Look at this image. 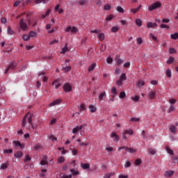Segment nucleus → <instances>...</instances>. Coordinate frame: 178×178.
Segmentation results:
<instances>
[{"label":"nucleus","mask_w":178,"mask_h":178,"mask_svg":"<svg viewBox=\"0 0 178 178\" xmlns=\"http://www.w3.org/2000/svg\"><path fill=\"white\" fill-rule=\"evenodd\" d=\"M33 119H34V114L31 112L27 113L22 120V127H25L27 130H31V129H34Z\"/></svg>","instance_id":"f257e3e1"},{"label":"nucleus","mask_w":178,"mask_h":178,"mask_svg":"<svg viewBox=\"0 0 178 178\" xmlns=\"http://www.w3.org/2000/svg\"><path fill=\"white\" fill-rule=\"evenodd\" d=\"M19 26L22 30V31H26L29 30V25H27V23L24 21V18H22L19 21Z\"/></svg>","instance_id":"f03ea898"},{"label":"nucleus","mask_w":178,"mask_h":178,"mask_svg":"<svg viewBox=\"0 0 178 178\" xmlns=\"http://www.w3.org/2000/svg\"><path fill=\"white\" fill-rule=\"evenodd\" d=\"M134 134V131H133V129H128L124 130L122 132V139L123 140H127V135L128 136H133V134Z\"/></svg>","instance_id":"7ed1b4c3"},{"label":"nucleus","mask_w":178,"mask_h":178,"mask_svg":"<svg viewBox=\"0 0 178 178\" xmlns=\"http://www.w3.org/2000/svg\"><path fill=\"white\" fill-rule=\"evenodd\" d=\"M63 90L65 91V92H70V91H72V86H70V84L68 83H66L63 86Z\"/></svg>","instance_id":"20e7f679"},{"label":"nucleus","mask_w":178,"mask_h":178,"mask_svg":"<svg viewBox=\"0 0 178 178\" xmlns=\"http://www.w3.org/2000/svg\"><path fill=\"white\" fill-rule=\"evenodd\" d=\"M111 137V138H113V141H115V143H118L120 140L119 136L116 134V132H112Z\"/></svg>","instance_id":"39448f33"},{"label":"nucleus","mask_w":178,"mask_h":178,"mask_svg":"<svg viewBox=\"0 0 178 178\" xmlns=\"http://www.w3.org/2000/svg\"><path fill=\"white\" fill-rule=\"evenodd\" d=\"M62 102V99H58L53 101L51 103L49 104V106H55L56 105H59Z\"/></svg>","instance_id":"423d86ee"},{"label":"nucleus","mask_w":178,"mask_h":178,"mask_svg":"<svg viewBox=\"0 0 178 178\" xmlns=\"http://www.w3.org/2000/svg\"><path fill=\"white\" fill-rule=\"evenodd\" d=\"M16 66H17V63H13L9 65L8 67L6 70V74L8 73V71L10 70V69L13 70L16 67Z\"/></svg>","instance_id":"0eeeda50"},{"label":"nucleus","mask_w":178,"mask_h":178,"mask_svg":"<svg viewBox=\"0 0 178 178\" xmlns=\"http://www.w3.org/2000/svg\"><path fill=\"white\" fill-rule=\"evenodd\" d=\"M65 65H66V67H63V70H64V72H70L72 67L67 66V65H69V60H65Z\"/></svg>","instance_id":"6e6552de"},{"label":"nucleus","mask_w":178,"mask_h":178,"mask_svg":"<svg viewBox=\"0 0 178 178\" xmlns=\"http://www.w3.org/2000/svg\"><path fill=\"white\" fill-rule=\"evenodd\" d=\"M83 126L81 125V126H77L75 128H74L72 129V133L73 134H76V133H79V131H80V130H81V129H83Z\"/></svg>","instance_id":"1a4fd4ad"},{"label":"nucleus","mask_w":178,"mask_h":178,"mask_svg":"<svg viewBox=\"0 0 178 178\" xmlns=\"http://www.w3.org/2000/svg\"><path fill=\"white\" fill-rule=\"evenodd\" d=\"M173 175H175V171L168 170L165 172L164 176H165V177H172Z\"/></svg>","instance_id":"9d476101"},{"label":"nucleus","mask_w":178,"mask_h":178,"mask_svg":"<svg viewBox=\"0 0 178 178\" xmlns=\"http://www.w3.org/2000/svg\"><path fill=\"white\" fill-rule=\"evenodd\" d=\"M60 8V5L57 4L54 8L55 12H58L59 14L63 13V9Z\"/></svg>","instance_id":"9b49d317"},{"label":"nucleus","mask_w":178,"mask_h":178,"mask_svg":"<svg viewBox=\"0 0 178 178\" xmlns=\"http://www.w3.org/2000/svg\"><path fill=\"white\" fill-rule=\"evenodd\" d=\"M53 86H55V88L57 90V88H59V87H60V86H62V84L60 83H59V80L56 79L54 81H53L52 83Z\"/></svg>","instance_id":"f8f14e48"},{"label":"nucleus","mask_w":178,"mask_h":178,"mask_svg":"<svg viewBox=\"0 0 178 178\" xmlns=\"http://www.w3.org/2000/svg\"><path fill=\"white\" fill-rule=\"evenodd\" d=\"M156 95V92L152 91V90L149 92L148 96H149V98H150V99H154Z\"/></svg>","instance_id":"ddd939ff"},{"label":"nucleus","mask_w":178,"mask_h":178,"mask_svg":"<svg viewBox=\"0 0 178 178\" xmlns=\"http://www.w3.org/2000/svg\"><path fill=\"white\" fill-rule=\"evenodd\" d=\"M147 29H154V27H158L156 23L148 22L147 24Z\"/></svg>","instance_id":"4468645a"},{"label":"nucleus","mask_w":178,"mask_h":178,"mask_svg":"<svg viewBox=\"0 0 178 178\" xmlns=\"http://www.w3.org/2000/svg\"><path fill=\"white\" fill-rule=\"evenodd\" d=\"M115 62L118 65H122V63H123V60H122L119 56H116Z\"/></svg>","instance_id":"2eb2a0df"},{"label":"nucleus","mask_w":178,"mask_h":178,"mask_svg":"<svg viewBox=\"0 0 178 178\" xmlns=\"http://www.w3.org/2000/svg\"><path fill=\"white\" fill-rule=\"evenodd\" d=\"M36 5H38V3H47L48 2V0H33Z\"/></svg>","instance_id":"dca6fc26"},{"label":"nucleus","mask_w":178,"mask_h":178,"mask_svg":"<svg viewBox=\"0 0 178 178\" xmlns=\"http://www.w3.org/2000/svg\"><path fill=\"white\" fill-rule=\"evenodd\" d=\"M156 9H158V8H161L162 6V4L159 1H156L152 4Z\"/></svg>","instance_id":"f3484780"},{"label":"nucleus","mask_w":178,"mask_h":178,"mask_svg":"<svg viewBox=\"0 0 178 178\" xmlns=\"http://www.w3.org/2000/svg\"><path fill=\"white\" fill-rule=\"evenodd\" d=\"M47 159H48V157H47V156H45L44 157V159L40 161V165H48V161H47Z\"/></svg>","instance_id":"a211bd4d"},{"label":"nucleus","mask_w":178,"mask_h":178,"mask_svg":"<svg viewBox=\"0 0 178 178\" xmlns=\"http://www.w3.org/2000/svg\"><path fill=\"white\" fill-rule=\"evenodd\" d=\"M13 144H15L16 147H19L20 148L24 147V146L22 145V143H20L18 140H14Z\"/></svg>","instance_id":"6ab92c4d"},{"label":"nucleus","mask_w":178,"mask_h":178,"mask_svg":"<svg viewBox=\"0 0 178 178\" xmlns=\"http://www.w3.org/2000/svg\"><path fill=\"white\" fill-rule=\"evenodd\" d=\"M126 151H127V152H129V154H136V149L131 147H127Z\"/></svg>","instance_id":"aec40b11"},{"label":"nucleus","mask_w":178,"mask_h":178,"mask_svg":"<svg viewBox=\"0 0 178 178\" xmlns=\"http://www.w3.org/2000/svg\"><path fill=\"white\" fill-rule=\"evenodd\" d=\"M97 67V63H92L88 69V72H92Z\"/></svg>","instance_id":"412c9836"},{"label":"nucleus","mask_w":178,"mask_h":178,"mask_svg":"<svg viewBox=\"0 0 178 178\" xmlns=\"http://www.w3.org/2000/svg\"><path fill=\"white\" fill-rule=\"evenodd\" d=\"M135 23L136 26H138V27H141L143 26V21L140 19H136Z\"/></svg>","instance_id":"4be33fe9"},{"label":"nucleus","mask_w":178,"mask_h":178,"mask_svg":"<svg viewBox=\"0 0 178 178\" xmlns=\"http://www.w3.org/2000/svg\"><path fill=\"white\" fill-rule=\"evenodd\" d=\"M81 167L82 168V169H84V170L90 169V164L81 163Z\"/></svg>","instance_id":"5701e85b"},{"label":"nucleus","mask_w":178,"mask_h":178,"mask_svg":"<svg viewBox=\"0 0 178 178\" xmlns=\"http://www.w3.org/2000/svg\"><path fill=\"white\" fill-rule=\"evenodd\" d=\"M120 28L118 26H115L111 28V33H117V31H119V29Z\"/></svg>","instance_id":"b1692460"},{"label":"nucleus","mask_w":178,"mask_h":178,"mask_svg":"<svg viewBox=\"0 0 178 178\" xmlns=\"http://www.w3.org/2000/svg\"><path fill=\"white\" fill-rule=\"evenodd\" d=\"M15 158H22L23 156V153L21 151L17 152L15 154Z\"/></svg>","instance_id":"393cba45"},{"label":"nucleus","mask_w":178,"mask_h":178,"mask_svg":"<svg viewBox=\"0 0 178 178\" xmlns=\"http://www.w3.org/2000/svg\"><path fill=\"white\" fill-rule=\"evenodd\" d=\"M140 8H141V6H139L136 8H131V12H132V13L136 14V13H137V12H138V10H140Z\"/></svg>","instance_id":"a878e982"},{"label":"nucleus","mask_w":178,"mask_h":178,"mask_svg":"<svg viewBox=\"0 0 178 178\" xmlns=\"http://www.w3.org/2000/svg\"><path fill=\"white\" fill-rule=\"evenodd\" d=\"M69 51V48H67V44H65V46L62 49L61 54H66Z\"/></svg>","instance_id":"bb28decb"},{"label":"nucleus","mask_w":178,"mask_h":178,"mask_svg":"<svg viewBox=\"0 0 178 178\" xmlns=\"http://www.w3.org/2000/svg\"><path fill=\"white\" fill-rule=\"evenodd\" d=\"M169 130L170 131V133H176V127H175V125H171L170 127H169Z\"/></svg>","instance_id":"cd10ccee"},{"label":"nucleus","mask_w":178,"mask_h":178,"mask_svg":"<svg viewBox=\"0 0 178 178\" xmlns=\"http://www.w3.org/2000/svg\"><path fill=\"white\" fill-rule=\"evenodd\" d=\"M145 83L143 80H138V83H136V86L138 87H143Z\"/></svg>","instance_id":"c85d7f7f"},{"label":"nucleus","mask_w":178,"mask_h":178,"mask_svg":"<svg viewBox=\"0 0 178 178\" xmlns=\"http://www.w3.org/2000/svg\"><path fill=\"white\" fill-rule=\"evenodd\" d=\"M98 38L100 41H104L105 40V34H104V33L99 34Z\"/></svg>","instance_id":"c756f323"},{"label":"nucleus","mask_w":178,"mask_h":178,"mask_svg":"<svg viewBox=\"0 0 178 178\" xmlns=\"http://www.w3.org/2000/svg\"><path fill=\"white\" fill-rule=\"evenodd\" d=\"M170 38L172 40H177L178 39V33H175L174 34L170 35Z\"/></svg>","instance_id":"7c9ffc66"},{"label":"nucleus","mask_w":178,"mask_h":178,"mask_svg":"<svg viewBox=\"0 0 178 178\" xmlns=\"http://www.w3.org/2000/svg\"><path fill=\"white\" fill-rule=\"evenodd\" d=\"M29 36H30V37H33V38H37V33H35V32L31 31L29 32Z\"/></svg>","instance_id":"2f4dec72"},{"label":"nucleus","mask_w":178,"mask_h":178,"mask_svg":"<svg viewBox=\"0 0 178 178\" xmlns=\"http://www.w3.org/2000/svg\"><path fill=\"white\" fill-rule=\"evenodd\" d=\"M104 97H106V92H104L102 93H101L99 95V99L100 101H102L104 99Z\"/></svg>","instance_id":"473e14b6"},{"label":"nucleus","mask_w":178,"mask_h":178,"mask_svg":"<svg viewBox=\"0 0 178 178\" xmlns=\"http://www.w3.org/2000/svg\"><path fill=\"white\" fill-rule=\"evenodd\" d=\"M22 38H23L24 41H29L30 40V35L25 34V35H22Z\"/></svg>","instance_id":"72a5a7b5"},{"label":"nucleus","mask_w":178,"mask_h":178,"mask_svg":"<svg viewBox=\"0 0 178 178\" xmlns=\"http://www.w3.org/2000/svg\"><path fill=\"white\" fill-rule=\"evenodd\" d=\"M49 13H51V9H48L45 14L42 15V19H45L47 16H49Z\"/></svg>","instance_id":"f704fd0d"},{"label":"nucleus","mask_w":178,"mask_h":178,"mask_svg":"<svg viewBox=\"0 0 178 178\" xmlns=\"http://www.w3.org/2000/svg\"><path fill=\"white\" fill-rule=\"evenodd\" d=\"M89 109L90 112H97V107L94 106L93 105L89 106Z\"/></svg>","instance_id":"c9c22d12"},{"label":"nucleus","mask_w":178,"mask_h":178,"mask_svg":"<svg viewBox=\"0 0 178 178\" xmlns=\"http://www.w3.org/2000/svg\"><path fill=\"white\" fill-rule=\"evenodd\" d=\"M79 5L83 6V5H86L88 3L87 0H79L78 2Z\"/></svg>","instance_id":"e433bc0d"},{"label":"nucleus","mask_w":178,"mask_h":178,"mask_svg":"<svg viewBox=\"0 0 178 178\" xmlns=\"http://www.w3.org/2000/svg\"><path fill=\"white\" fill-rule=\"evenodd\" d=\"M112 176H115V172L107 173L104 175V178H111Z\"/></svg>","instance_id":"4c0bfd02"},{"label":"nucleus","mask_w":178,"mask_h":178,"mask_svg":"<svg viewBox=\"0 0 178 178\" xmlns=\"http://www.w3.org/2000/svg\"><path fill=\"white\" fill-rule=\"evenodd\" d=\"M79 108L81 111H86V105L84 104H81Z\"/></svg>","instance_id":"58836bf2"},{"label":"nucleus","mask_w":178,"mask_h":178,"mask_svg":"<svg viewBox=\"0 0 178 178\" xmlns=\"http://www.w3.org/2000/svg\"><path fill=\"white\" fill-rule=\"evenodd\" d=\"M120 79L123 81L127 80V78L126 77V74L122 73V75L120 76Z\"/></svg>","instance_id":"ea45409f"},{"label":"nucleus","mask_w":178,"mask_h":178,"mask_svg":"<svg viewBox=\"0 0 178 178\" xmlns=\"http://www.w3.org/2000/svg\"><path fill=\"white\" fill-rule=\"evenodd\" d=\"M165 149L168 152V154H170V155H173V150H172L169 147L166 146Z\"/></svg>","instance_id":"a19ab883"},{"label":"nucleus","mask_w":178,"mask_h":178,"mask_svg":"<svg viewBox=\"0 0 178 178\" xmlns=\"http://www.w3.org/2000/svg\"><path fill=\"white\" fill-rule=\"evenodd\" d=\"M173 62H175V58L170 57L167 61V63H168V65H171V63H173Z\"/></svg>","instance_id":"79ce46f5"},{"label":"nucleus","mask_w":178,"mask_h":178,"mask_svg":"<svg viewBox=\"0 0 178 178\" xmlns=\"http://www.w3.org/2000/svg\"><path fill=\"white\" fill-rule=\"evenodd\" d=\"M41 148H42V146H41L40 145H38V144H35L34 145V150L35 151H37L38 149H41Z\"/></svg>","instance_id":"37998d69"},{"label":"nucleus","mask_w":178,"mask_h":178,"mask_svg":"<svg viewBox=\"0 0 178 178\" xmlns=\"http://www.w3.org/2000/svg\"><path fill=\"white\" fill-rule=\"evenodd\" d=\"M7 168H8V163H2L0 167V169H2L3 170H5Z\"/></svg>","instance_id":"c03bdc74"},{"label":"nucleus","mask_w":178,"mask_h":178,"mask_svg":"<svg viewBox=\"0 0 178 178\" xmlns=\"http://www.w3.org/2000/svg\"><path fill=\"white\" fill-rule=\"evenodd\" d=\"M13 33L15 32L13 31V30H12L10 26H8V34H9L10 35H13Z\"/></svg>","instance_id":"a18cd8bd"},{"label":"nucleus","mask_w":178,"mask_h":178,"mask_svg":"<svg viewBox=\"0 0 178 178\" xmlns=\"http://www.w3.org/2000/svg\"><path fill=\"white\" fill-rule=\"evenodd\" d=\"M149 152L152 155H155V154H156V151L155 150V149H152V148L149 149Z\"/></svg>","instance_id":"49530a36"},{"label":"nucleus","mask_w":178,"mask_h":178,"mask_svg":"<svg viewBox=\"0 0 178 178\" xmlns=\"http://www.w3.org/2000/svg\"><path fill=\"white\" fill-rule=\"evenodd\" d=\"M166 76L172 77V71L170 69H168L166 71Z\"/></svg>","instance_id":"de8ad7c7"},{"label":"nucleus","mask_w":178,"mask_h":178,"mask_svg":"<svg viewBox=\"0 0 178 178\" xmlns=\"http://www.w3.org/2000/svg\"><path fill=\"white\" fill-rule=\"evenodd\" d=\"M71 173H72L73 176H77L79 175V171H76L74 169H70Z\"/></svg>","instance_id":"09e8293b"},{"label":"nucleus","mask_w":178,"mask_h":178,"mask_svg":"<svg viewBox=\"0 0 178 178\" xmlns=\"http://www.w3.org/2000/svg\"><path fill=\"white\" fill-rule=\"evenodd\" d=\"M117 10H118V12H120V13H124V10L121 6H118L117 7Z\"/></svg>","instance_id":"8fccbe9b"},{"label":"nucleus","mask_w":178,"mask_h":178,"mask_svg":"<svg viewBox=\"0 0 178 178\" xmlns=\"http://www.w3.org/2000/svg\"><path fill=\"white\" fill-rule=\"evenodd\" d=\"M111 6L109 4H106L104 7V10H111Z\"/></svg>","instance_id":"3c124183"},{"label":"nucleus","mask_w":178,"mask_h":178,"mask_svg":"<svg viewBox=\"0 0 178 178\" xmlns=\"http://www.w3.org/2000/svg\"><path fill=\"white\" fill-rule=\"evenodd\" d=\"M141 163H142V161H141V159H137L135 161V165H136V166H138V165H141Z\"/></svg>","instance_id":"603ef678"},{"label":"nucleus","mask_w":178,"mask_h":178,"mask_svg":"<svg viewBox=\"0 0 178 178\" xmlns=\"http://www.w3.org/2000/svg\"><path fill=\"white\" fill-rule=\"evenodd\" d=\"M58 163H63V162H65V158L63 156L58 157Z\"/></svg>","instance_id":"864d4df0"},{"label":"nucleus","mask_w":178,"mask_h":178,"mask_svg":"<svg viewBox=\"0 0 178 178\" xmlns=\"http://www.w3.org/2000/svg\"><path fill=\"white\" fill-rule=\"evenodd\" d=\"M13 152V150L12 149H4L3 153L4 154H12Z\"/></svg>","instance_id":"5fc2aeb1"},{"label":"nucleus","mask_w":178,"mask_h":178,"mask_svg":"<svg viewBox=\"0 0 178 178\" xmlns=\"http://www.w3.org/2000/svg\"><path fill=\"white\" fill-rule=\"evenodd\" d=\"M149 37L153 40V41H158V39L155 35H154V34L149 33Z\"/></svg>","instance_id":"6e6d98bb"},{"label":"nucleus","mask_w":178,"mask_h":178,"mask_svg":"<svg viewBox=\"0 0 178 178\" xmlns=\"http://www.w3.org/2000/svg\"><path fill=\"white\" fill-rule=\"evenodd\" d=\"M112 19H113V15H108L106 18V22H111V20H112Z\"/></svg>","instance_id":"4d7b16f0"},{"label":"nucleus","mask_w":178,"mask_h":178,"mask_svg":"<svg viewBox=\"0 0 178 178\" xmlns=\"http://www.w3.org/2000/svg\"><path fill=\"white\" fill-rule=\"evenodd\" d=\"M131 122H140V118H131L130 119Z\"/></svg>","instance_id":"13d9d810"},{"label":"nucleus","mask_w":178,"mask_h":178,"mask_svg":"<svg viewBox=\"0 0 178 178\" xmlns=\"http://www.w3.org/2000/svg\"><path fill=\"white\" fill-rule=\"evenodd\" d=\"M125 97H126V92H121L120 93V98L123 99V98H124Z\"/></svg>","instance_id":"bf43d9fd"},{"label":"nucleus","mask_w":178,"mask_h":178,"mask_svg":"<svg viewBox=\"0 0 178 178\" xmlns=\"http://www.w3.org/2000/svg\"><path fill=\"white\" fill-rule=\"evenodd\" d=\"M131 166V163L130 161H127L124 164V168H130Z\"/></svg>","instance_id":"052dcab7"},{"label":"nucleus","mask_w":178,"mask_h":178,"mask_svg":"<svg viewBox=\"0 0 178 178\" xmlns=\"http://www.w3.org/2000/svg\"><path fill=\"white\" fill-rule=\"evenodd\" d=\"M29 161H31V157L29 155H26L24 159V162H29Z\"/></svg>","instance_id":"680f3d73"},{"label":"nucleus","mask_w":178,"mask_h":178,"mask_svg":"<svg viewBox=\"0 0 178 178\" xmlns=\"http://www.w3.org/2000/svg\"><path fill=\"white\" fill-rule=\"evenodd\" d=\"M160 27H161V29H169V26H168V25H166L165 24H161L160 25Z\"/></svg>","instance_id":"e2e57ef3"},{"label":"nucleus","mask_w":178,"mask_h":178,"mask_svg":"<svg viewBox=\"0 0 178 178\" xmlns=\"http://www.w3.org/2000/svg\"><path fill=\"white\" fill-rule=\"evenodd\" d=\"M106 62H107V63L111 64V63H112V62H113V59H112V58H111V57H108L106 59Z\"/></svg>","instance_id":"0e129e2a"},{"label":"nucleus","mask_w":178,"mask_h":178,"mask_svg":"<svg viewBox=\"0 0 178 178\" xmlns=\"http://www.w3.org/2000/svg\"><path fill=\"white\" fill-rule=\"evenodd\" d=\"M169 54H176V49H175L173 48H170Z\"/></svg>","instance_id":"69168bd1"},{"label":"nucleus","mask_w":178,"mask_h":178,"mask_svg":"<svg viewBox=\"0 0 178 178\" xmlns=\"http://www.w3.org/2000/svg\"><path fill=\"white\" fill-rule=\"evenodd\" d=\"M71 33H77V29L75 26H73L71 29Z\"/></svg>","instance_id":"338daca9"},{"label":"nucleus","mask_w":178,"mask_h":178,"mask_svg":"<svg viewBox=\"0 0 178 178\" xmlns=\"http://www.w3.org/2000/svg\"><path fill=\"white\" fill-rule=\"evenodd\" d=\"M72 175H64L60 178H72Z\"/></svg>","instance_id":"774afa93"}]
</instances>
